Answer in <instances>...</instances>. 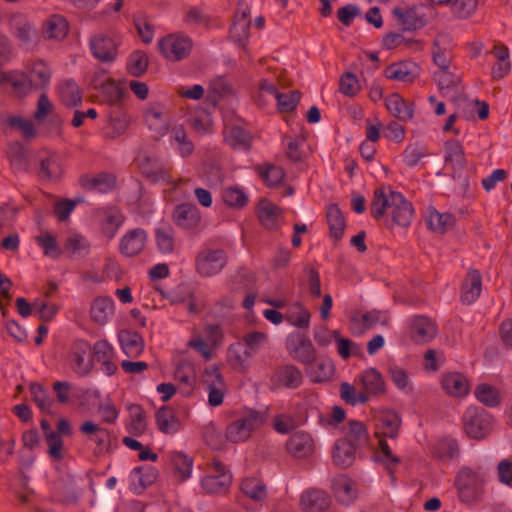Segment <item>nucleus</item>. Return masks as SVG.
Masks as SVG:
<instances>
[{
    "label": "nucleus",
    "instance_id": "obj_1",
    "mask_svg": "<svg viewBox=\"0 0 512 512\" xmlns=\"http://www.w3.org/2000/svg\"><path fill=\"white\" fill-rule=\"evenodd\" d=\"M484 474L470 467H462L455 479L458 499L465 505H473L480 501L484 493Z\"/></svg>",
    "mask_w": 512,
    "mask_h": 512
},
{
    "label": "nucleus",
    "instance_id": "obj_2",
    "mask_svg": "<svg viewBox=\"0 0 512 512\" xmlns=\"http://www.w3.org/2000/svg\"><path fill=\"white\" fill-rule=\"evenodd\" d=\"M267 418L266 411L247 409L227 426L225 436L232 443L244 442L250 438L253 430L266 422Z\"/></svg>",
    "mask_w": 512,
    "mask_h": 512
},
{
    "label": "nucleus",
    "instance_id": "obj_3",
    "mask_svg": "<svg viewBox=\"0 0 512 512\" xmlns=\"http://www.w3.org/2000/svg\"><path fill=\"white\" fill-rule=\"evenodd\" d=\"M463 425L468 437L481 440L489 434L492 418L484 409L469 407L463 416Z\"/></svg>",
    "mask_w": 512,
    "mask_h": 512
},
{
    "label": "nucleus",
    "instance_id": "obj_4",
    "mask_svg": "<svg viewBox=\"0 0 512 512\" xmlns=\"http://www.w3.org/2000/svg\"><path fill=\"white\" fill-rule=\"evenodd\" d=\"M165 58L180 61L186 58L192 48V40L183 34H171L162 38L158 43Z\"/></svg>",
    "mask_w": 512,
    "mask_h": 512
},
{
    "label": "nucleus",
    "instance_id": "obj_5",
    "mask_svg": "<svg viewBox=\"0 0 512 512\" xmlns=\"http://www.w3.org/2000/svg\"><path fill=\"white\" fill-rule=\"evenodd\" d=\"M286 348L290 356L302 364H312L316 360V350L313 343L303 334L290 335L286 341Z\"/></svg>",
    "mask_w": 512,
    "mask_h": 512
},
{
    "label": "nucleus",
    "instance_id": "obj_6",
    "mask_svg": "<svg viewBox=\"0 0 512 512\" xmlns=\"http://www.w3.org/2000/svg\"><path fill=\"white\" fill-rule=\"evenodd\" d=\"M226 254L222 249L206 250L196 258L197 272L204 277L218 274L226 265Z\"/></svg>",
    "mask_w": 512,
    "mask_h": 512
},
{
    "label": "nucleus",
    "instance_id": "obj_7",
    "mask_svg": "<svg viewBox=\"0 0 512 512\" xmlns=\"http://www.w3.org/2000/svg\"><path fill=\"white\" fill-rule=\"evenodd\" d=\"M202 381L208 391V404L213 407L221 405L226 392V385L218 368H206Z\"/></svg>",
    "mask_w": 512,
    "mask_h": 512
},
{
    "label": "nucleus",
    "instance_id": "obj_8",
    "mask_svg": "<svg viewBox=\"0 0 512 512\" xmlns=\"http://www.w3.org/2000/svg\"><path fill=\"white\" fill-rule=\"evenodd\" d=\"M355 383L361 386L368 401L371 397H380L386 393V384L382 374L375 368L364 370L355 379Z\"/></svg>",
    "mask_w": 512,
    "mask_h": 512
},
{
    "label": "nucleus",
    "instance_id": "obj_9",
    "mask_svg": "<svg viewBox=\"0 0 512 512\" xmlns=\"http://www.w3.org/2000/svg\"><path fill=\"white\" fill-rule=\"evenodd\" d=\"M89 48L94 58L102 63L113 62L118 54L113 38L104 34L93 35L89 40Z\"/></svg>",
    "mask_w": 512,
    "mask_h": 512
},
{
    "label": "nucleus",
    "instance_id": "obj_10",
    "mask_svg": "<svg viewBox=\"0 0 512 512\" xmlns=\"http://www.w3.org/2000/svg\"><path fill=\"white\" fill-rule=\"evenodd\" d=\"M390 214L394 224L407 227L410 225L414 209L411 204L400 192L390 190Z\"/></svg>",
    "mask_w": 512,
    "mask_h": 512
},
{
    "label": "nucleus",
    "instance_id": "obj_11",
    "mask_svg": "<svg viewBox=\"0 0 512 512\" xmlns=\"http://www.w3.org/2000/svg\"><path fill=\"white\" fill-rule=\"evenodd\" d=\"M423 8V5H414L404 11L399 7H394L392 14L399 21L401 30L414 31L424 27L427 23Z\"/></svg>",
    "mask_w": 512,
    "mask_h": 512
},
{
    "label": "nucleus",
    "instance_id": "obj_12",
    "mask_svg": "<svg viewBox=\"0 0 512 512\" xmlns=\"http://www.w3.org/2000/svg\"><path fill=\"white\" fill-rule=\"evenodd\" d=\"M89 352L90 345L86 341H77L72 346L70 360L74 372L79 376H86L93 369V359Z\"/></svg>",
    "mask_w": 512,
    "mask_h": 512
},
{
    "label": "nucleus",
    "instance_id": "obj_13",
    "mask_svg": "<svg viewBox=\"0 0 512 512\" xmlns=\"http://www.w3.org/2000/svg\"><path fill=\"white\" fill-rule=\"evenodd\" d=\"M444 162L452 168V178L460 179L466 166L465 153L462 145L457 140H447L444 143Z\"/></svg>",
    "mask_w": 512,
    "mask_h": 512
},
{
    "label": "nucleus",
    "instance_id": "obj_14",
    "mask_svg": "<svg viewBox=\"0 0 512 512\" xmlns=\"http://www.w3.org/2000/svg\"><path fill=\"white\" fill-rule=\"evenodd\" d=\"M271 381L276 387L297 389L303 382V374L297 366L285 364L275 369Z\"/></svg>",
    "mask_w": 512,
    "mask_h": 512
},
{
    "label": "nucleus",
    "instance_id": "obj_15",
    "mask_svg": "<svg viewBox=\"0 0 512 512\" xmlns=\"http://www.w3.org/2000/svg\"><path fill=\"white\" fill-rule=\"evenodd\" d=\"M147 242V233L142 228L128 231L120 240L119 251L125 257H134L140 254Z\"/></svg>",
    "mask_w": 512,
    "mask_h": 512
},
{
    "label": "nucleus",
    "instance_id": "obj_16",
    "mask_svg": "<svg viewBox=\"0 0 512 512\" xmlns=\"http://www.w3.org/2000/svg\"><path fill=\"white\" fill-rule=\"evenodd\" d=\"M79 184L87 191L107 193L115 187L116 177L107 172H100L96 176L84 174L80 176Z\"/></svg>",
    "mask_w": 512,
    "mask_h": 512
},
{
    "label": "nucleus",
    "instance_id": "obj_17",
    "mask_svg": "<svg viewBox=\"0 0 512 512\" xmlns=\"http://www.w3.org/2000/svg\"><path fill=\"white\" fill-rule=\"evenodd\" d=\"M330 496L320 489H309L300 498V504L305 512H322L329 508Z\"/></svg>",
    "mask_w": 512,
    "mask_h": 512
},
{
    "label": "nucleus",
    "instance_id": "obj_18",
    "mask_svg": "<svg viewBox=\"0 0 512 512\" xmlns=\"http://www.w3.org/2000/svg\"><path fill=\"white\" fill-rule=\"evenodd\" d=\"M142 174L153 182H170L168 168L157 157L145 156L139 163Z\"/></svg>",
    "mask_w": 512,
    "mask_h": 512
},
{
    "label": "nucleus",
    "instance_id": "obj_19",
    "mask_svg": "<svg viewBox=\"0 0 512 512\" xmlns=\"http://www.w3.org/2000/svg\"><path fill=\"white\" fill-rule=\"evenodd\" d=\"M437 333V328L434 322L426 316L414 317L410 335L414 342L424 344L431 341Z\"/></svg>",
    "mask_w": 512,
    "mask_h": 512
},
{
    "label": "nucleus",
    "instance_id": "obj_20",
    "mask_svg": "<svg viewBox=\"0 0 512 512\" xmlns=\"http://www.w3.org/2000/svg\"><path fill=\"white\" fill-rule=\"evenodd\" d=\"M242 3L239 2L238 10L234 17V22L230 28V37L235 41L240 43L241 45H245V41L249 37V29H250V11L246 8H241Z\"/></svg>",
    "mask_w": 512,
    "mask_h": 512
},
{
    "label": "nucleus",
    "instance_id": "obj_21",
    "mask_svg": "<svg viewBox=\"0 0 512 512\" xmlns=\"http://www.w3.org/2000/svg\"><path fill=\"white\" fill-rule=\"evenodd\" d=\"M385 106L399 121L407 122L413 118L414 104L407 102L398 93H393L385 99Z\"/></svg>",
    "mask_w": 512,
    "mask_h": 512
},
{
    "label": "nucleus",
    "instance_id": "obj_22",
    "mask_svg": "<svg viewBox=\"0 0 512 512\" xmlns=\"http://www.w3.org/2000/svg\"><path fill=\"white\" fill-rule=\"evenodd\" d=\"M92 84L94 88L101 92L102 99L104 102L111 106L119 107V103L124 98L126 90L120 85L116 84L111 79H106L103 82H98V76H95Z\"/></svg>",
    "mask_w": 512,
    "mask_h": 512
},
{
    "label": "nucleus",
    "instance_id": "obj_23",
    "mask_svg": "<svg viewBox=\"0 0 512 512\" xmlns=\"http://www.w3.org/2000/svg\"><path fill=\"white\" fill-rule=\"evenodd\" d=\"M356 449L357 447L353 445L352 440H337L333 447V463L342 469L350 467L355 461Z\"/></svg>",
    "mask_w": 512,
    "mask_h": 512
},
{
    "label": "nucleus",
    "instance_id": "obj_24",
    "mask_svg": "<svg viewBox=\"0 0 512 512\" xmlns=\"http://www.w3.org/2000/svg\"><path fill=\"white\" fill-rule=\"evenodd\" d=\"M109 122L104 127V136L108 139H115L124 134L129 126V118L126 112L116 107L108 114Z\"/></svg>",
    "mask_w": 512,
    "mask_h": 512
},
{
    "label": "nucleus",
    "instance_id": "obj_25",
    "mask_svg": "<svg viewBox=\"0 0 512 512\" xmlns=\"http://www.w3.org/2000/svg\"><path fill=\"white\" fill-rule=\"evenodd\" d=\"M286 448L293 457L305 458L313 452V440L306 432H296L290 436Z\"/></svg>",
    "mask_w": 512,
    "mask_h": 512
},
{
    "label": "nucleus",
    "instance_id": "obj_26",
    "mask_svg": "<svg viewBox=\"0 0 512 512\" xmlns=\"http://www.w3.org/2000/svg\"><path fill=\"white\" fill-rule=\"evenodd\" d=\"M173 219L176 225L185 229H191L199 225L201 216L199 209L195 205L184 203L175 208Z\"/></svg>",
    "mask_w": 512,
    "mask_h": 512
},
{
    "label": "nucleus",
    "instance_id": "obj_27",
    "mask_svg": "<svg viewBox=\"0 0 512 512\" xmlns=\"http://www.w3.org/2000/svg\"><path fill=\"white\" fill-rule=\"evenodd\" d=\"M118 339L123 352L131 358H136L144 351V340L142 336L135 331L120 330Z\"/></svg>",
    "mask_w": 512,
    "mask_h": 512
},
{
    "label": "nucleus",
    "instance_id": "obj_28",
    "mask_svg": "<svg viewBox=\"0 0 512 512\" xmlns=\"http://www.w3.org/2000/svg\"><path fill=\"white\" fill-rule=\"evenodd\" d=\"M282 214V209L273 204L267 198H261L257 206V216L260 223L269 230L278 228V218Z\"/></svg>",
    "mask_w": 512,
    "mask_h": 512
},
{
    "label": "nucleus",
    "instance_id": "obj_29",
    "mask_svg": "<svg viewBox=\"0 0 512 512\" xmlns=\"http://www.w3.org/2000/svg\"><path fill=\"white\" fill-rule=\"evenodd\" d=\"M461 300L465 304L475 302L481 294L482 279L481 274L476 269H471L462 285Z\"/></svg>",
    "mask_w": 512,
    "mask_h": 512
},
{
    "label": "nucleus",
    "instance_id": "obj_30",
    "mask_svg": "<svg viewBox=\"0 0 512 512\" xmlns=\"http://www.w3.org/2000/svg\"><path fill=\"white\" fill-rule=\"evenodd\" d=\"M332 488L337 501L344 505H349L357 497V490L353 482L344 475L333 480Z\"/></svg>",
    "mask_w": 512,
    "mask_h": 512
},
{
    "label": "nucleus",
    "instance_id": "obj_31",
    "mask_svg": "<svg viewBox=\"0 0 512 512\" xmlns=\"http://www.w3.org/2000/svg\"><path fill=\"white\" fill-rule=\"evenodd\" d=\"M330 236L338 241L342 238L346 227L345 218L337 204H329L326 211Z\"/></svg>",
    "mask_w": 512,
    "mask_h": 512
},
{
    "label": "nucleus",
    "instance_id": "obj_32",
    "mask_svg": "<svg viewBox=\"0 0 512 512\" xmlns=\"http://www.w3.org/2000/svg\"><path fill=\"white\" fill-rule=\"evenodd\" d=\"M42 32L45 39H63L68 33V23L64 17L52 15L43 23Z\"/></svg>",
    "mask_w": 512,
    "mask_h": 512
},
{
    "label": "nucleus",
    "instance_id": "obj_33",
    "mask_svg": "<svg viewBox=\"0 0 512 512\" xmlns=\"http://www.w3.org/2000/svg\"><path fill=\"white\" fill-rule=\"evenodd\" d=\"M448 42V35H438L432 43V59L439 69H446L450 66L452 56L445 46Z\"/></svg>",
    "mask_w": 512,
    "mask_h": 512
},
{
    "label": "nucleus",
    "instance_id": "obj_34",
    "mask_svg": "<svg viewBox=\"0 0 512 512\" xmlns=\"http://www.w3.org/2000/svg\"><path fill=\"white\" fill-rule=\"evenodd\" d=\"M158 429L165 434H174L179 430L180 422L168 406L159 408L155 415Z\"/></svg>",
    "mask_w": 512,
    "mask_h": 512
},
{
    "label": "nucleus",
    "instance_id": "obj_35",
    "mask_svg": "<svg viewBox=\"0 0 512 512\" xmlns=\"http://www.w3.org/2000/svg\"><path fill=\"white\" fill-rule=\"evenodd\" d=\"M443 389L455 397L465 396L469 391V385L466 378L460 373H449L442 379Z\"/></svg>",
    "mask_w": 512,
    "mask_h": 512
},
{
    "label": "nucleus",
    "instance_id": "obj_36",
    "mask_svg": "<svg viewBox=\"0 0 512 512\" xmlns=\"http://www.w3.org/2000/svg\"><path fill=\"white\" fill-rule=\"evenodd\" d=\"M162 109L151 106L145 112V120L148 128L155 132L154 138L159 139L168 132V124L162 119Z\"/></svg>",
    "mask_w": 512,
    "mask_h": 512
},
{
    "label": "nucleus",
    "instance_id": "obj_37",
    "mask_svg": "<svg viewBox=\"0 0 512 512\" xmlns=\"http://www.w3.org/2000/svg\"><path fill=\"white\" fill-rule=\"evenodd\" d=\"M426 222L430 230L443 234L453 227L455 219L450 213H439L435 209H430Z\"/></svg>",
    "mask_w": 512,
    "mask_h": 512
},
{
    "label": "nucleus",
    "instance_id": "obj_38",
    "mask_svg": "<svg viewBox=\"0 0 512 512\" xmlns=\"http://www.w3.org/2000/svg\"><path fill=\"white\" fill-rule=\"evenodd\" d=\"M401 426V418L394 411H387L378 417V427L384 437L395 439Z\"/></svg>",
    "mask_w": 512,
    "mask_h": 512
},
{
    "label": "nucleus",
    "instance_id": "obj_39",
    "mask_svg": "<svg viewBox=\"0 0 512 512\" xmlns=\"http://www.w3.org/2000/svg\"><path fill=\"white\" fill-rule=\"evenodd\" d=\"M61 174L60 160L56 155L50 154L40 160L38 175L42 180H56Z\"/></svg>",
    "mask_w": 512,
    "mask_h": 512
},
{
    "label": "nucleus",
    "instance_id": "obj_40",
    "mask_svg": "<svg viewBox=\"0 0 512 512\" xmlns=\"http://www.w3.org/2000/svg\"><path fill=\"white\" fill-rule=\"evenodd\" d=\"M114 302L108 297H98L91 305L90 313L92 319L103 325L107 322L109 315L113 313Z\"/></svg>",
    "mask_w": 512,
    "mask_h": 512
},
{
    "label": "nucleus",
    "instance_id": "obj_41",
    "mask_svg": "<svg viewBox=\"0 0 512 512\" xmlns=\"http://www.w3.org/2000/svg\"><path fill=\"white\" fill-rule=\"evenodd\" d=\"M10 84L18 95H26L31 89L27 76L17 71L0 73V85Z\"/></svg>",
    "mask_w": 512,
    "mask_h": 512
},
{
    "label": "nucleus",
    "instance_id": "obj_42",
    "mask_svg": "<svg viewBox=\"0 0 512 512\" xmlns=\"http://www.w3.org/2000/svg\"><path fill=\"white\" fill-rule=\"evenodd\" d=\"M416 68V65L413 63L400 62L392 64L386 70V77L401 82H412L415 78Z\"/></svg>",
    "mask_w": 512,
    "mask_h": 512
},
{
    "label": "nucleus",
    "instance_id": "obj_43",
    "mask_svg": "<svg viewBox=\"0 0 512 512\" xmlns=\"http://www.w3.org/2000/svg\"><path fill=\"white\" fill-rule=\"evenodd\" d=\"M60 99L66 107H76L82 102V94L74 80H65L59 88Z\"/></svg>",
    "mask_w": 512,
    "mask_h": 512
},
{
    "label": "nucleus",
    "instance_id": "obj_44",
    "mask_svg": "<svg viewBox=\"0 0 512 512\" xmlns=\"http://www.w3.org/2000/svg\"><path fill=\"white\" fill-rule=\"evenodd\" d=\"M232 482L230 474L210 475L202 479L201 485L203 489L210 494L225 493Z\"/></svg>",
    "mask_w": 512,
    "mask_h": 512
},
{
    "label": "nucleus",
    "instance_id": "obj_45",
    "mask_svg": "<svg viewBox=\"0 0 512 512\" xmlns=\"http://www.w3.org/2000/svg\"><path fill=\"white\" fill-rule=\"evenodd\" d=\"M130 425L128 430L134 436H141L147 429L146 413L141 405L130 404L128 406Z\"/></svg>",
    "mask_w": 512,
    "mask_h": 512
},
{
    "label": "nucleus",
    "instance_id": "obj_46",
    "mask_svg": "<svg viewBox=\"0 0 512 512\" xmlns=\"http://www.w3.org/2000/svg\"><path fill=\"white\" fill-rule=\"evenodd\" d=\"M251 357L252 353L241 342L232 344L228 349V361L234 369L245 370Z\"/></svg>",
    "mask_w": 512,
    "mask_h": 512
},
{
    "label": "nucleus",
    "instance_id": "obj_47",
    "mask_svg": "<svg viewBox=\"0 0 512 512\" xmlns=\"http://www.w3.org/2000/svg\"><path fill=\"white\" fill-rule=\"evenodd\" d=\"M64 250L68 252V257L83 258L90 251V243L80 234L69 236L64 243Z\"/></svg>",
    "mask_w": 512,
    "mask_h": 512
},
{
    "label": "nucleus",
    "instance_id": "obj_48",
    "mask_svg": "<svg viewBox=\"0 0 512 512\" xmlns=\"http://www.w3.org/2000/svg\"><path fill=\"white\" fill-rule=\"evenodd\" d=\"M475 397L483 405L494 408L500 405L501 395L497 388L489 384H479L476 386L474 391Z\"/></svg>",
    "mask_w": 512,
    "mask_h": 512
},
{
    "label": "nucleus",
    "instance_id": "obj_49",
    "mask_svg": "<svg viewBox=\"0 0 512 512\" xmlns=\"http://www.w3.org/2000/svg\"><path fill=\"white\" fill-rule=\"evenodd\" d=\"M174 378L180 384L185 385L186 390L183 394L189 395L195 383V369L192 363L188 361H180L175 369Z\"/></svg>",
    "mask_w": 512,
    "mask_h": 512
},
{
    "label": "nucleus",
    "instance_id": "obj_50",
    "mask_svg": "<svg viewBox=\"0 0 512 512\" xmlns=\"http://www.w3.org/2000/svg\"><path fill=\"white\" fill-rule=\"evenodd\" d=\"M433 454L440 460L454 459L459 456V446L454 438L440 439L433 449Z\"/></svg>",
    "mask_w": 512,
    "mask_h": 512
},
{
    "label": "nucleus",
    "instance_id": "obj_51",
    "mask_svg": "<svg viewBox=\"0 0 512 512\" xmlns=\"http://www.w3.org/2000/svg\"><path fill=\"white\" fill-rule=\"evenodd\" d=\"M183 23L188 27H210L211 17L198 7L190 6L183 14Z\"/></svg>",
    "mask_w": 512,
    "mask_h": 512
},
{
    "label": "nucleus",
    "instance_id": "obj_52",
    "mask_svg": "<svg viewBox=\"0 0 512 512\" xmlns=\"http://www.w3.org/2000/svg\"><path fill=\"white\" fill-rule=\"evenodd\" d=\"M50 78V70L43 62L36 63L27 77L30 87L35 89L45 88Z\"/></svg>",
    "mask_w": 512,
    "mask_h": 512
},
{
    "label": "nucleus",
    "instance_id": "obj_53",
    "mask_svg": "<svg viewBox=\"0 0 512 512\" xmlns=\"http://www.w3.org/2000/svg\"><path fill=\"white\" fill-rule=\"evenodd\" d=\"M340 397L349 405L355 406L357 404H366L368 402L367 395L364 394L363 390L357 391L355 385L348 382L340 384Z\"/></svg>",
    "mask_w": 512,
    "mask_h": 512
},
{
    "label": "nucleus",
    "instance_id": "obj_54",
    "mask_svg": "<svg viewBox=\"0 0 512 512\" xmlns=\"http://www.w3.org/2000/svg\"><path fill=\"white\" fill-rule=\"evenodd\" d=\"M334 371L332 361L320 360L308 370V374L314 383H322L328 381L334 374Z\"/></svg>",
    "mask_w": 512,
    "mask_h": 512
},
{
    "label": "nucleus",
    "instance_id": "obj_55",
    "mask_svg": "<svg viewBox=\"0 0 512 512\" xmlns=\"http://www.w3.org/2000/svg\"><path fill=\"white\" fill-rule=\"evenodd\" d=\"M222 200L229 207L241 209L246 205L248 196L240 187L230 186L222 191Z\"/></svg>",
    "mask_w": 512,
    "mask_h": 512
},
{
    "label": "nucleus",
    "instance_id": "obj_56",
    "mask_svg": "<svg viewBox=\"0 0 512 512\" xmlns=\"http://www.w3.org/2000/svg\"><path fill=\"white\" fill-rule=\"evenodd\" d=\"M241 490L254 501H261L267 495L265 484L257 478L244 479L241 483Z\"/></svg>",
    "mask_w": 512,
    "mask_h": 512
},
{
    "label": "nucleus",
    "instance_id": "obj_57",
    "mask_svg": "<svg viewBox=\"0 0 512 512\" xmlns=\"http://www.w3.org/2000/svg\"><path fill=\"white\" fill-rule=\"evenodd\" d=\"M124 221V216L117 209H109L105 212L102 223V231L108 238H113Z\"/></svg>",
    "mask_w": 512,
    "mask_h": 512
},
{
    "label": "nucleus",
    "instance_id": "obj_58",
    "mask_svg": "<svg viewBox=\"0 0 512 512\" xmlns=\"http://www.w3.org/2000/svg\"><path fill=\"white\" fill-rule=\"evenodd\" d=\"M155 240L157 248L162 254H171L174 251V230L171 227L157 228Z\"/></svg>",
    "mask_w": 512,
    "mask_h": 512
},
{
    "label": "nucleus",
    "instance_id": "obj_59",
    "mask_svg": "<svg viewBox=\"0 0 512 512\" xmlns=\"http://www.w3.org/2000/svg\"><path fill=\"white\" fill-rule=\"evenodd\" d=\"M348 440H352L355 447H361L368 443L369 435L365 424L358 420L348 422Z\"/></svg>",
    "mask_w": 512,
    "mask_h": 512
},
{
    "label": "nucleus",
    "instance_id": "obj_60",
    "mask_svg": "<svg viewBox=\"0 0 512 512\" xmlns=\"http://www.w3.org/2000/svg\"><path fill=\"white\" fill-rule=\"evenodd\" d=\"M171 137L176 142L178 151L182 157H188L193 153L194 144L188 139L187 133L182 125H176L172 128Z\"/></svg>",
    "mask_w": 512,
    "mask_h": 512
},
{
    "label": "nucleus",
    "instance_id": "obj_61",
    "mask_svg": "<svg viewBox=\"0 0 512 512\" xmlns=\"http://www.w3.org/2000/svg\"><path fill=\"white\" fill-rule=\"evenodd\" d=\"M148 57L140 50L134 51L128 59L127 70L134 77H141L148 68Z\"/></svg>",
    "mask_w": 512,
    "mask_h": 512
},
{
    "label": "nucleus",
    "instance_id": "obj_62",
    "mask_svg": "<svg viewBox=\"0 0 512 512\" xmlns=\"http://www.w3.org/2000/svg\"><path fill=\"white\" fill-rule=\"evenodd\" d=\"M171 462L181 481L190 477L193 460L182 452H173Z\"/></svg>",
    "mask_w": 512,
    "mask_h": 512
},
{
    "label": "nucleus",
    "instance_id": "obj_63",
    "mask_svg": "<svg viewBox=\"0 0 512 512\" xmlns=\"http://www.w3.org/2000/svg\"><path fill=\"white\" fill-rule=\"evenodd\" d=\"M257 171L269 187H277L285 177L284 170L275 165L258 166Z\"/></svg>",
    "mask_w": 512,
    "mask_h": 512
},
{
    "label": "nucleus",
    "instance_id": "obj_64",
    "mask_svg": "<svg viewBox=\"0 0 512 512\" xmlns=\"http://www.w3.org/2000/svg\"><path fill=\"white\" fill-rule=\"evenodd\" d=\"M37 244L43 249L45 256L57 259L62 254V249L58 245L55 237L50 233L39 235L35 238Z\"/></svg>",
    "mask_w": 512,
    "mask_h": 512
}]
</instances>
